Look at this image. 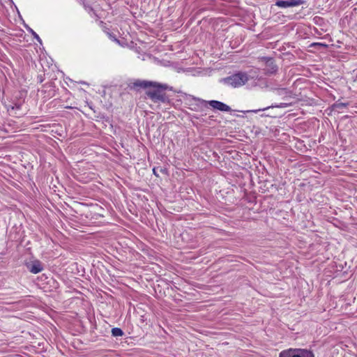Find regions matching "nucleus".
<instances>
[{
  "label": "nucleus",
  "instance_id": "1",
  "mask_svg": "<svg viewBox=\"0 0 357 357\" xmlns=\"http://www.w3.org/2000/svg\"><path fill=\"white\" fill-rule=\"evenodd\" d=\"M152 89H149L146 93L147 96L154 102H166L168 97L166 95V85H161L155 82V86H151Z\"/></svg>",
  "mask_w": 357,
  "mask_h": 357
},
{
  "label": "nucleus",
  "instance_id": "2",
  "mask_svg": "<svg viewBox=\"0 0 357 357\" xmlns=\"http://www.w3.org/2000/svg\"><path fill=\"white\" fill-rule=\"evenodd\" d=\"M248 76L245 73H238L222 79V82L228 86L239 87L248 81Z\"/></svg>",
  "mask_w": 357,
  "mask_h": 357
},
{
  "label": "nucleus",
  "instance_id": "3",
  "mask_svg": "<svg viewBox=\"0 0 357 357\" xmlns=\"http://www.w3.org/2000/svg\"><path fill=\"white\" fill-rule=\"evenodd\" d=\"M303 0H287L282 1L278 0L275 2V6L280 8H288V7H294L298 6L303 4Z\"/></svg>",
  "mask_w": 357,
  "mask_h": 357
},
{
  "label": "nucleus",
  "instance_id": "4",
  "mask_svg": "<svg viewBox=\"0 0 357 357\" xmlns=\"http://www.w3.org/2000/svg\"><path fill=\"white\" fill-rule=\"evenodd\" d=\"M209 105L212 107L214 109H216L220 111H224V112H230L231 108L229 106L227 105L226 104L218 101V100H210L208 102Z\"/></svg>",
  "mask_w": 357,
  "mask_h": 357
},
{
  "label": "nucleus",
  "instance_id": "5",
  "mask_svg": "<svg viewBox=\"0 0 357 357\" xmlns=\"http://www.w3.org/2000/svg\"><path fill=\"white\" fill-rule=\"evenodd\" d=\"M27 268L31 273L34 274L41 272L43 269V266L39 261H35L31 264H29L27 265Z\"/></svg>",
  "mask_w": 357,
  "mask_h": 357
},
{
  "label": "nucleus",
  "instance_id": "6",
  "mask_svg": "<svg viewBox=\"0 0 357 357\" xmlns=\"http://www.w3.org/2000/svg\"><path fill=\"white\" fill-rule=\"evenodd\" d=\"M135 86L148 88L151 86H155V82L137 80L134 83Z\"/></svg>",
  "mask_w": 357,
  "mask_h": 357
},
{
  "label": "nucleus",
  "instance_id": "7",
  "mask_svg": "<svg viewBox=\"0 0 357 357\" xmlns=\"http://www.w3.org/2000/svg\"><path fill=\"white\" fill-rule=\"evenodd\" d=\"M298 352L301 357H314L312 352L305 349H296Z\"/></svg>",
  "mask_w": 357,
  "mask_h": 357
},
{
  "label": "nucleus",
  "instance_id": "8",
  "mask_svg": "<svg viewBox=\"0 0 357 357\" xmlns=\"http://www.w3.org/2000/svg\"><path fill=\"white\" fill-rule=\"evenodd\" d=\"M296 352V349H289L284 350L280 354L279 357H291L292 353Z\"/></svg>",
  "mask_w": 357,
  "mask_h": 357
},
{
  "label": "nucleus",
  "instance_id": "9",
  "mask_svg": "<svg viewBox=\"0 0 357 357\" xmlns=\"http://www.w3.org/2000/svg\"><path fill=\"white\" fill-rule=\"evenodd\" d=\"M112 334L114 337H119V336H122L123 335V332L119 328H114L112 330Z\"/></svg>",
  "mask_w": 357,
  "mask_h": 357
},
{
  "label": "nucleus",
  "instance_id": "10",
  "mask_svg": "<svg viewBox=\"0 0 357 357\" xmlns=\"http://www.w3.org/2000/svg\"><path fill=\"white\" fill-rule=\"evenodd\" d=\"M32 33H33L34 38H36L38 41H39V42L41 41L39 36L34 31H32Z\"/></svg>",
  "mask_w": 357,
  "mask_h": 357
},
{
  "label": "nucleus",
  "instance_id": "11",
  "mask_svg": "<svg viewBox=\"0 0 357 357\" xmlns=\"http://www.w3.org/2000/svg\"><path fill=\"white\" fill-rule=\"evenodd\" d=\"M157 169L155 168H153V174L156 176H158V174H157Z\"/></svg>",
  "mask_w": 357,
  "mask_h": 357
},
{
  "label": "nucleus",
  "instance_id": "12",
  "mask_svg": "<svg viewBox=\"0 0 357 357\" xmlns=\"http://www.w3.org/2000/svg\"><path fill=\"white\" fill-rule=\"evenodd\" d=\"M287 107V104H281V105L280 106V107Z\"/></svg>",
  "mask_w": 357,
  "mask_h": 357
}]
</instances>
